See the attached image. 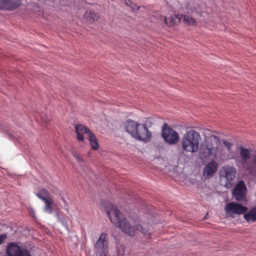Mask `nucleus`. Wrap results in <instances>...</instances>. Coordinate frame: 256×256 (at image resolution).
I'll use <instances>...</instances> for the list:
<instances>
[{
    "mask_svg": "<svg viewBox=\"0 0 256 256\" xmlns=\"http://www.w3.org/2000/svg\"><path fill=\"white\" fill-rule=\"evenodd\" d=\"M125 130L134 138L147 142L150 141L151 132L146 124L130 120H127L124 125Z\"/></svg>",
    "mask_w": 256,
    "mask_h": 256,
    "instance_id": "f257e3e1",
    "label": "nucleus"
},
{
    "mask_svg": "<svg viewBox=\"0 0 256 256\" xmlns=\"http://www.w3.org/2000/svg\"><path fill=\"white\" fill-rule=\"evenodd\" d=\"M6 254V256H31L28 250L14 242H11L8 244Z\"/></svg>",
    "mask_w": 256,
    "mask_h": 256,
    "instance_id": "39448f33",
    "label": "nucleus"
},
{
    "mask_svg": "<svg viewBox=\"0 0 256 256\" xmlns=\"http://www.w3.org/2000/svg\"><path fill=\"white\" fill-rule=\"evenodd\" d=\"M76 131L77 134V140L79 142H82L84 140V137L83 134H86L88 136L92 132L91 130L87 127L82 124L76 125L75 127Z\"/></svg>",
    "mask_w": 256,
    "mask_h": 256,
    "instance_id": "2eb2a0df",
    "label": "nucleus"
},
{
    "mask_svg": "<svg viewBox=\"0 0 256 256\" xmlns=\"http://www.w3.org/2000/svg\"><path fill=\"white\" fill-rule=\"evenodd\" d=\"M72 154L78 162H82L84 161L82 157L76 152L74 151L72 152Z\"/></svg>",
    "mask_w": 256,
    "mask_h": 256,
    "instance_id": "393cba45",
    "label": "nucleus"
},
{
    "mask_svg": "<svg viewBox=\"0 0 256 256\" xmlns=\"http://www.w3.org/2000/svg\"><path fill=\"white\" fill-rule=\"evenodd\" d=\"M106 212L111 222L118 226L122 222V220L126 219L117 208L113 204H110L108 208L106 210Z\"/></svg>",
    "mask_w": 256,
    "mask_h": 256,
    "instance_id": "0eeeda50",
    "label": "nucleus"
},
{
    "mask_svg": "<svg viewBox=\"0 0 256 256\" xmlns=\"http://www.w3.org/2000/svg\"><path fill=\"white\" fill-rule=\"evenodd\" d=\"M180 16L181 14H174L170 16L168 18L164 16H160V20L164 23L167 26H173L180 23L181 20Z\"/></svg>",
    "mask_w": 256,
    "mask_h": 256,
    "instance_id": "4468645a",
    "label": "nucleus"
},
{
    "mask_svg": "<svg viewBox=\"0 0 256 256\" xmlns=\"http://www.w3.org/2000/svg\"><path fill=\"white\" fill-rule=\"evenodd\" d=\"M223 144L224 146L227 148L228 150L230 152L231 150L232 144L225 140L223 141Z\"/></svg>",
    "mask_w": 256,
    "mask_h": 256,
    "instance_id": "a878e982",
    "label": "nucleus"
},
{
    "mask_svg": "<svg viewBox=\"0 0 256 256\" xmlns=\"http://www.w3.org/2000/svg\"><path fill=\"white\" fill-rule=\"evenodd\" d=\"M125 3L127 6H130V5L132 4V2L130 0H124Z\"/></svg>",
    "mask_w": 256,
    "mask_h": 256,
    "instance_id": "c85d7f7f",
    "label": "nucleus"
},
{
    "mask_svg": "<svg viewBox=\"0 0 256 256\" xmlns=\"http://www.w3.org/2000/svg\"><path fill=\"white\" fill-rule=\"evenodd\" d=\"M20 4V0H0V9L12 10L18 8Z\"/></svg>",
    "mask_w": 256,
    "mask_h": 256,
    "instance_id": "ddd939ff",
    "label": "nucleus"
},
{
    "mask_svg": "<svg viewBox=\"0 0 256 256\" xmlns=\"http://www.w3.org/2000/svg\"><path fill=\"white\" fill-rule=\"evenodd\" d=\"M44 202V204L43 209L44 211L47 214H52L53 212V208L54 206L53 198L46 200Z\"/></svg>",
    "mask_w": 256,
    "mask_h": 256,
    "instance_id": "a211bd4d",
    "label": "nucleus"
},
{
    "mask_svg": "<svg viewBox=\"0 0 256 256\" xmlns=\"http://www.w3.org/2000/svg\"><path fill=\"white\" fill-rule=\"evenodd\" d=\"M90 146L93 150H96L98 148V143L96 138L92 132L88 136Z\"/></svg>",
    "mask_w": 256,
    "mask_h": 256,
    "instance_id": "412c9836",
    "label": "nucleus"
},
{
    "mask_svg": "<svg viewBox=\"0 0 256 256\" xmlns=\"http://www.w3.org/2000/svg\"><path fill=\"white\" fill-rule=\"evenodd\" d=\"M36 195L43 202L52 198L49 192L44 188L40 190L38 192L36 193Z\"/></svg>",
    "mask_w": 256,
    "mask_h": 256,
    "instance_id": "aec40b11",
    "label": "nucleus"
},
{
    "mask_svg": "<svg viewBox=\"0 0 256 256\" xmlns=\"http://www.w3.org/2000/svg\"><path fill=\"white\" fill-rule=\"evenodd\" d=\"M181 19L182 18L183 21L186 24L196 26L197 25V22L194 18L188 15L180 16Z\"/></svg>",
    "mask_w": 256,
    "mask_h": 256,
    "instance_id": "4be33fe9",
    "label": "nucleus"
},
{
    "mask_svg": "<svg viewBox=\"0 0 256 256\" xmlns=\"http://www.w3.org/2000/svg\"><path fill=\"white\" fill-rule=\"evenodd\" d=\"M233 196L238 200L240 201L245 198L246 194V186L243 181L239 182L234 186Z\"/></svg>",
    "mask_w": 256,
    "mask_h": 256,
    "instance_id": "f8f14e48",
    "label": "nucleus"
},
{
    "mask_svg": "<svg viewBox=\"0 0 256 256\" xmlns=\"http://www.w3.org/2000/svg\"><path fill=\"white\" fill-rule=\"evenodd\" d=\"M236 170L233 166L226 165L222 167L220 171V176L224 178L226 182L225 186L226 188H230L232 186L231 182L236 178Z\"/></svg>",
    "mask_w": 256,
    "mask_h": 256,
    "instance_id": "6e6552de",
    "label": "nucleus"
},
{
    "mask_svg": "<svg viewBox=\"0 0 256 256\" xmlns=\"http://www.w3.org/2000/svg\"><path fill=\"white\" fill-rule=\"evenodd\" d=\"M219 144V140L215 136L212 135L208 136L206 140L205 146L207 147V154L215 155L218 151Z\"/></svg>",
    "mask_w": 256,
    "mask_h": 256,
    "instance_id": "9b49d317",
    "label": "nucleus"
},
{
    "mask_svg": "<svg viewBox=\"0 0 256 256\" xmlns=\"http://www.w3.org/2000/svg\"><path fill=\"white\" fill-rule=\"evenodd\" d=\"M107 234L102 233L94 246V250L100 256H106L108 249Z\"/></svg>",
    "mask_w": 256,
    "mask_h": 256,
    "instance_id": "1a4fd4ad",
    "label": "nucleus"
},
{
    "mask_svg": "<svg viewBox=\"0 0 256 256\" xmlns=\"http://www.w3.org/2000/svg\"><path fill=\"white\" fill-rule=\"evenodd\" d=\"M246 170L251 172H256V152L252 156L248 166H246Z\"/></svg>",
    "mask_w": 256,
    "mask_h": 256,
    "instance_id": "5701e85b",
    "label": "nucleus"
},
{
    "mask_svg": "<svg viewBox=\"0 0 256 256\" xmlns=\"http://www.w3.org/2000/svg\"><path fill=\"white\" fill-rule=\"evenodd\" d=\"M240 157H230L229 159H234L236 164L240 168L246 170V166H248V160L251 158L250 150L248 148L240 146Z\"/></svg>",
    "mask_w": 256,
    "mask_h": 256,
    "instance_id": "20e7f679",
    "label": "nucleus"
},
{
    "mask_svg": "<svg viewBox=\"0 0 256 256\" xmlns=\"http://www.w3.org/2000/svg\"><path fill=\"white\" fill-rule=\"evenodd\" d=\"M224 210L228 216L234 218V214L240 215L246 213L248 208L238 203L232 202L226 204Z\"/></svg>",
    "mask_w": 256,
    "mask_h": 256,
    "instance_id": "423d86ee",
    "label": "nucleus"
},
{
    "mask_svg": "<svg viewBox=\"0 0 256 256\" xmlns=\"http://www.w3.org/2000/svg\"><path fill=\"white\" fill-rule=\"evenodd\" d=\"M118 227L124 233L132 236H134L136 232L138 231L142 233L146 238H150V233L146 228L133 220L130 222L126 218L122 220V222Z\"/></svg>",
    "mask_w": 256,
    "mask_h": 256,
    "instance_id": "7ed1b4c3",
    "label": "nucleus"
},
{
    "mask_svg": "<svg viewBox=\"0 0 256 256\" xmlns=\"http://www.w3.org/2000/svg\"><path fill=\"white\" fill-rule=\"evenodd\" d=\"M162 135L164 140L170 144H176L180 140L178 134L170 127H163Z\"/></svg>",
    "mask_w": 256,
    "mask_h": 256,
    "instance_id": "9d476101",
    "label": "nucleus"
},
{
    "mask_svg": "<svg viewBox=\"0 0 256 256\" xmlns=\"http://www.w3.org/2000/svg\"><path fill=\"white\" fill-rule=\"evenodd\" d=\"M130 7L131 8L132 11L138 10L140 8V6H137L136 4L132 3V4L130 5Z\"/></svg>",
    "mask_w": 256,
    "mask_h": 256,
    "instance_id": "cd10ccee",
    "label": "nucleus"
},
{
    "mask_svg": "<svg viewBox=\"0 0 256 256\" xmlns=\"http://www.w3.org/2000/svg\"><path fill=\"white\" fill-rule=\"evenodd\" d=\"M244 217L248 222L256 221V208H252L247 213L244 214Z\"/></svg>",
    "mask_w": 256,
    "mask_h": 256,
    "instance_id": "6ab92c4d",
    "label": "nucleus"
},
{
    "mask_svg": "<svg viewBox=\"0 0 256 256\" xmlns=\"http://www.w3.org/2000/svg\"><path fill=\"white\" fill-rule=\"evenodd\" d=\"M201 141L202 138L199 132L194 130H188L182 138L180 142L182 150L186 152H197Z\"/></svg>",
    "mask_w": 256,
    "mask_h": 256,
    "instance_id": "f03ea898",
    "label": "nucleus"
},
{
    "mask_svg": "<svg viewBox=\"0 0 256 256\" xmlns=\"http://www.w3.org/2000/svg\"><path fill=\"white\" fill-rule=\"evenodd\" d=\"M7 235L6 234H2L0 235V244H2L4 240L6 238Z\"/></svg>",
    "mask_w": 256,
    "mask_h": 256,
    "instance_id": "bb28decb",
    "label": "nucleus"
},
{
    "mask_svg": "<svg viewBox=\"0 0 256 256\" xmlns=\"http://www.w3.org/2000/svg\"><path fill=\"white\" fill-rule=\"evenodd\" d=\"M218 164L212 161L208 163L203 170V174L207 177L212 176L217 170Z\"/></svg>",
    "mask_w": 256,
    "mask_h": 256,
    "instance_id": "dca6fc26",
    "label": "nucleus"
},
{
    "mask_svg": "<svg viewBox=\"0 0 256 256\" xmlns=\"http://www.w3.org/2000/svg\"><path fill=\"white\" fill-rule=\"evenodd\" d=\"M207 150V147L204 145L202 146L200 150V156L204 158H206L210 156L211 154H207L206 153H208Z\"/></svg>",
    "mask_w": 256,
    "mask_h": 256,
    "instance_id": "b1692460",
    "label": "nucleus"
},
{
    "mask_svg": "<svg viewBox=\"0 0 256 256\" xmlns=\"http://www.w3.org/2000/svg\"><path fill=\"white\" fill-rule=\"evenodd\" d=\"M84 18L87 21L92 23L98 20V16L96 12L88 10L85 12Z\"/></svg>",
    "mask_w": 256,
    "mask_h": 256,
    "instance_id": "f3484780",
    "label": "nucleus"
}]
</instances>
